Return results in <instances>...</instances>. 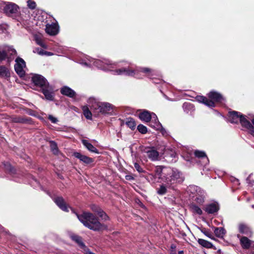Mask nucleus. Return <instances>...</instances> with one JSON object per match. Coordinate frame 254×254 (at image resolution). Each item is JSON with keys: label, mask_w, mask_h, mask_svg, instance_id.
Returning a JSON list of instances; mask_svg holds the SVG:
<instances>
[{"label": "nucleus", "mask_w": 254, "mask_h": 254, "mask_svg": "<svg viewBox=\"0 0 254 254\" xmlns=\"http://www.w3.org/2000/svg\"><path fill=\"white\" fill-rule=\"evenodd\" d=\"M144 153H146L148 158L152 161L159 159V152L153 148H146L144 150Z\"/></svg>", "instance_id": "nucleus-16"}, {"label": "nucleus", "mask_w": 254, "mask_h": 254, "mask_svg": "<svg viewBox=\"0 0 254 254\" xmlns=\"http://www.w3.org/2000/svg\"><path fill=\"white\" fill-rule=\"evenodd\" d=\"M126 179L128 181H131L133 180L134 179V178L131 175H126Z\"/></svg>", "instance_id": "nucleus-49"}, {"label": "nucleus", "mask_w": 254, "mask_h": 254, "mask_svg": "<svg viewBox=\"0 0 254 254\" xmlns=\"http://www.w3.org/2000/svg\"><path fill=\"white\" fill-rule=\"evenodd\" d=\"M197 242L199 244L206 248L210 249L212 248L213 247V245L211 243L202 239H199Z\"/></svg>", "instance_id": "nucleus-31"}, {"label": "nucleus", "mask_w": 254, "mask_h": 254, "mask_svg": "<svg viewBox=\"0 0 254 254\" xmlns=\"http://www.w3.org/2000/svg\"><path fill=\"white\" fill-rule=\"evenodd\" d=\"M91 208L92 210V211H94L95 212H97V211L100 209V207H99L98 206L96 205H92L91 206Z\"/></svg>", "instance_id": "nucleus-44"}, {"label": "nucleus", "mask_w": 254, "mask_h": 254, "mask_svg": "<svg viewBox=\"0 0 254 254\" xmlns=\"http://www.w3.org/2000/svg\"><path fill=\"white\" fill-rule=\"evenodd\" d=\"M26 67V64L24 61L21 58L18 57L15 60L14 69L16 72L20 76L25 75L24 68Z\"/></svg>", "instance_id": "nucleus-11"}, {"label": "nucleus", "mask_w": 254, "mask_h": 254, "mask_svg": "<svg viewBox=\"0 0 254 254\" xmlns=\"http://www.w3.org/2000/svg\"><path fill=\"white\" fill-rule=\"evenodd\" d=\"M45 52H46L45 51H44L43 49L39 48H36L34 50V53H36L38 54H39V55H41V56L45 55Z\"/></svg>", "instance_id": "nucleus-41"}, {"label": "nucleus", "mask_w": 254, "mask_h": 254, "mask_svg": "<svg viewBox=\"0 0 254 254\" xmlns=\"http://www.w3.org/2000/svg\"><path fill=\"white\" fill-rule=\"evenodd\" d=\"M183 109L188 114H191L195 110L193 105L189 102H185L183 105Z\"/></svg>", "instance_id": "nucleus-25"}, {"label": "nucleus", "mask_w": 254, "mask_h": 254, "mask_svg": "<svg viewBox=\"0 0 254 254\" xmlns=\"http://www.w3.org/2000/svg\"><path fill=\"white\" fill-rule=\"evenodd\" d=\"M159 130H160V131L163 135H164V136L168 135V134L167 131L162 126V127H161L160 128V129H159Z\"/></svg>", "instance_id": "nucleus-45"}, {"label": "nucleus", "mask_w": 254, "mask_h": 254, "mask_svg": "<svg viewBox=\"0 0 254 254\" xmlns=\"http://www.w3.org/2000/svg\"><path fill=\"white\" fill-rule=\"evenodd\" d=\"M83 113L84 117L88 120H92V114L91 111L89 109L87 106H84L82 107Z\"/></svg>", "instance_id": "nucleus-29"}, {"label": "nucleus", "mask_w": 254, "mask_h": 254, "mask_svg": "<svg viewBox=\"0 0 254 254\" xmlns=\"http://www.w3.org/2000/svg\"><path fill=\"white\" fill-rule=\"evenodd\" d=\"M166 98L168 100H169V98L167 97H166Z\"/></svg>", "instance_id": "nucleus-55"}, {"label": "nucleus", "mask_w": 254, "mask_h": 254, "mask_svg": "<svg viewBox=\"0 0 254 254\" xmlns=\"http://www.w3.org/2000/svg\"><path fill=\"white\" fill-rule=\"evenodd\" d=\"M61 93L64 95L70 98H73L76 94L73 90L67 86H64L61 89Z\"/></svg>", "instance_id": "nucleus-24"}, {"label": "nucleus", "mask_w": 254, "mask_h": 254, "mask_svg": "<svg viewBox=\"0 0 254 254\" xmlns=\"http://www.w3.org/2000/svg\"><path fill=\"white\" fill-rule=\"evenodd\" d=\"M3 165L5 170L9 172L11 174H14L15 170L9 163L4 162Z\"/></svg>", "instance_id": "nucleus-36"}, {"label": "nucleus", "mask_w": 254, "mask_h": 254, "mask_svg": "<svg viewBox=\"0 0 254 254\" xmlns=\"http://www.w3.org/2000/svg\"><path fill=\"white\" fill-rule=\"evenodd\" d=\"M82 143L89 151L97 154L99 153L98 149L87 140L83 139L82 140Z\"/></svg>", "instance_id": "nucleus-26"}, {"label": "nucleus", "mask_w": 254, "mask_h": 254, "mask_svg": "<svg viewBox=\"0 0 254 254\" xmlns=\"http://www.w3.org/2000/svg\"><path fill=\"white\" fill-rule=\"evenodd\" d=\"M137 129L142 134H145L147 132V128L142 124H139L137 126Z\"/></svg>", "instance_id": "nucleus-37"}, {"label": "nucleus", "mask_w": 254, "mask_h": 254, "mask_svg": "<svg viewBox=\"0 0 254 254\" xmlns=\"http://www.w3.org/2000/svg\"><path fill=\"white\" fill-rule=\"evenodd\" d=\"M35 41H36V43H37V44H38V42H42V41H41V39H40L38 38V36H37V35L35 36Z\"/></svg>", "instance_id": "nucleus-51"}, {"label": "nucleus", "mask_w": 254, "mask_h": 254, "mask_svg": "<svg viewBox=\"0 0 254 254\" xmlns=\"http://www.w3.org/2000/svg\"><path fill=\"white\" fill-rule=\"evenodd\" d=\"M238 229L240 234L245 235L247 237H251L253 235V231L251 228L248 224L245 223H239L238 225Z\"/></svg>", "instance_id": "nucleus-14"}, {"label": "nucleus", "mask_w": 254, "mask_h": 254, "mask_svg": "<svg viewBox=\"0 0 254 254\" xmlns=\"http://www.w3.org/2000/svg\"><path fill=\"white\" fill-rule=\"evenodd\" d=\"M214 233L216 237L222 238L226 234V230L223 227L215 228Z\"/></svg>", "instance_id": "nucleus-30"}, {"label": "nucleus", "mask_w": 254, "mask_h": 254, "mask_svg": "<svg viewBox=\"0 0 254 254\" xmlns=\"http://www.w3.org/2000/svg\"><path fill=\"white\" fill-rule=\"evenodd\" d=\"M50 148L52 152L55 155L58 154L59 153V150L57 143L55 141L51 140L50 141Z\"/></svg>", "instance_id": "nucleus-32"}, {"label": "nucleus", "mask_w": 254, "mask_h": 254, "mask_svg": "<svg viewBox=\"0 0 254 254\" xmlns=\"http://www.w3.org/2000/svg\"><path fill=\"white\" fill-rule=\"evenodd\" d=\"M80 64L86 67L95 66L105 71H111L114 75H125L137 79H142L144 77H147L152 79L155 84H160L162 82L160 79H156L154 77V76L158 74L157 70L147 67L135 66L134 67L130 63H126L125 67L112 70V68L116 65L117 63L113 62L107 59H95L89 56H86L84 59L81 60Z\"/></svg>", "instance_id": "nucleus-1"}, {"label": "nucleus", "mask_w": 254, "mask_h": 254, "mask_svg": "<svg viewBox=\"0 0 254 254\" xmlns=\"http://www.w3.org/2000/svg\"><path fill=\"white\" fill-rule=\"evenodd\" d=\"M70 238L73 241L75 242L77 244H78L81 248L83 249L84 250L86 249V247L82 242V238L81 237L73 234L70 236Z\"/></svg>", "instance_id": "nucleus-27"}, {"label": "nucleus", "mask_w": 254, "mask_h": 254, "mask_svg": "<svg viewBox=\"0 0 254 254\" xmlns=\"http://www.w3.org/2000/svg\"><path fill=\"white\" fill-rule=\"evenodd\" d=\"M247 182L249 185L253 186L254 182L253 180H251L250 176H249L247 179Z\"/></svg>", "instance_id": "nucleus-46"}, {"label": "nucleus", "mask_w": 254, "mask_h": 254, "mask_svg": "<svg viewBox=\"0 0 254 254\" xmlns=\"http://www.w3.org/2000/svg\"><path fill=\"white\" fill-rule=\"evenodd\" d=\"M252 207L254 208V204L252 205Z\"/></svg>", "instance_id": "nucleus-56"}, {"label": "nucleus", "mask_w": 254, "mask_h": 254, "mask_svg": "<svg viewBox=\"0 0 254 254\" xmlns=\"http://www.w3.org/2000/svg\"><path fill=\"white\" fill-rule=\"evenodd\" d=\"M154 113H151L147 110H143L139 114V119L143 122L148 123L150 121L153 117L152 114Z\"/></svg>", "instance_id": "nucleus-20"}, {"label": "nucleus", "mask_w": 254, "mask_h": 254, "mask_svg": "<svg viewBox=\"0 0 254 254\" xmlns=\"http://www.w3.org/2000/svg\"><path fill=\"white\" fill-rule=\"evenodd\" d=\"M171 254H173V253H171Z\"/></svg>", "instance_id": "nucleus-57"}, {"label": "nucleus", "mask_w": 254, "mask_h": 254, "mask_svg": "<svg viewBox=\"0 0 254 254\" xmlns=\"http://www.w3.org/2000/svg\"><path fill=\"white\" fill-rule=\"evenodd\" d=\"M155 175L160 182L164 183L157 189V192L159 195H164L167 192V187L170 188L176 183H182L185 180L183 173L176 168L157 166Z\"/></svg>", "instance_id": "nucleus-2"}, {"label": "nucleus", "mask_w": 254, "mask_h": 254, "mask_svg": "<svg viewBox=\"0 0 254 254\" xmlns=\"http://www.w3.org/2000/svg\"><path fill=\"white\" fill-rule=\"evenodd\" d=\"M53 55H54V54L53 53H51L50 52L46 51L45 53V55L47 56H53Z\"/></svg>", "instance_id": "nucleus-50"}, {"label": "nucleus", "mask_w": 254, "mask_h": 254, "mask_svg": "<svg viewBox=\"0 0 254 254\" xmlns=\"http://www.w3.org/2000/svg\"><path fill=\"white\" fill-rule=\"evenodd\" d=\"M194 156L193 155L191 150H184L182 154V156L187 162V164L189 166L193 165L197 162L196 158L201 159L203 161L202 165L205 166L209 163V159L206 156L205 152L203 151L196 150L194 152Z\"/></svg>", "instance_id": "nucleus-5"}, {"label": "nucleus", "mask_w": 254, "mask_h": 254, "mask_svg": "<svg viewBox=\"0 0 254 254\" xmlns=\"http://www.w3.org/2000/svg\"><path fill=\"white\" fill-rule=\"evenodd\" d=\"M48 119L53 123H56L58 122V119L53 117L52 115H49L48 117Z\"/></svg>", "instance_id": "nucleus-43"}, {"label": "nucleus", "mask_w": 254, "mask_h": 254, "mask_svg": "<svg viewBox=\"0 0 254 254\" xmlns=\"http://www.w3.org/2000/svg\"><path fill=\"white\" fill-rule=\"evenodd\" d=\"M10 75V73L8 69L4 66H0V76L8 77Z\"/></svg>", "instance_id": "nucleus-33"}, {"label": "nucleus", "mask_w": 254, "mask_h": 254, "mask_svg": "<svg viewBox=\"0 0 254 254\" xmlns=\"http://www.w3.org/2000/svg\"><path fill=\"white\" fill-rule=\"evenodd\" d=\"M28 177L31 178L33 181H35V182H37V180H36V179L34 177H33L32 176L29 175Z\"/></svg>", "instance_id": "nucleus-52"}, {"label": "nucleus", "mask_w": 254, "mask_h": 254, "mask_svg": "<svg viewBox=\"0 0 254 254\" xmlns=\"http://www.w3.org/2000/svg\"><path fill=\"white\" fill-rule=\"evenodd\" d=\"M219 209V205L216 203H211L206 205L205 211L209 214L217 212Z\"/></svg>", "instance_id": "nucleus-23"}, {"label": "nucleus", "mask_w": 254, "mask_h": 254, "mask_svg": "<svg viewBox=\"0 0 254 254\" xmlns=\"http://www.w3.org/2000/svg\"><path fill=\"white\" fill-rule=\"evenodd\" d=\"M178 254H184V252L183 251H180L179 252Z\"/></svg>", "instance_id": "nucleus-54"}, {"label": "nucleus", "mask_w": 254, "mask_h": 254, "mask_svg": "<svg viewBox=\"0 0 254 254\" xmlns=\"http://www.w3.org/2000/svg\"><path fill=\"white\" fill-rule=\"evenodd\" d=\"M30 19L31 18L27 8L23 9L22 12L20 13L19 15L18 14L15 18L22 26L26 29L31 26Z\"/></svg>", "instance_id": "nucleus-10"}, {"label": "nucleus", "mask_w": 254, "mask_h": 254, "mask_svg": "<svg viewBox=\"0 0 254 254\" xmlns=\"http://www.w3.org/2000/svg\"><path fill=\"white\" fill-rule=\"evenodd\" d=\"M134 167L136 170V171L139 173L144 172V171L143 169V168L139 165V164H138L136 162H135L134 163Z\"/></svg>", "instance_id": "nucleus-40"}, {"label": "nucleus", "mask_w": 254, "mask_h": 254, "mask_svg": "<svg viewBox=\"0 0 254 254\" xmlns=\"http://www.w3.org/2000/svg\"><path fill=\"white\" fill-rule=\"evenodd\" d=\"M54 201L62 210L65 212H68L69 211L68 208L70 207L66 205L63 197L61 196L56 197L54 199Z\"/></svg>", "instance_id": "nucleus-18"}, {"label": "nucleus", "mask_w": 254, "mask_h": 254, "mask_svg": "<svg viewBox=\"0 0 254 254\" xmlns=\"http://www.w3.org/2000/svg\"><path fill=\"white\" fill-rule=\"evenodd\" d=\"M38 45H40L43 48L46 49L47 48V45L43 42H38Z\"/></svg>", "instance_id": "nucleus-47"}, {"label": "nucleus", "mask_w": 254, "mask_h": 254, "mask_svg": "<svg viewBox=\"0 0 254 254\" xmlns=\"http://www.w3.org/2000/svg\"><path fill=\"white\" fill-rule=\"evenodd\" d=\"M11 121L15 123L19 124H28L29 123L30 121L22 116H15L11 118Z\"/></svg>", "instance_id": "nucleus-28"}, {"label": "nucleus", "mask_w": 254, "mask_h": 254, "mask_svg": "<svg viewBox=\"0 0 254 254\" xmlns=\"http://www.w3.org/2000/svg\"><path fill=\"white\" fill-rule=\"evenodd\" d=\"M42 93L45 95V98L49 100H53L54 99V94L52 92V88L49 84L43 87L42 89Z\"/></svg>", "instance_id": "nucleus-21"}, {"label": "nucleus", "mask_w": 254, "mask_h": 254, "mask_svg": "<svg viewBox=\"0 0 254 254\" xmlns=\"http://www.w3.org/2000/svg\"><path fill=\"white\" fill-rule=\"evenodd\" d=\"M3 32L2 26L0 25V33Z\"/></svg>", "instance_id": "nucleus-53"}, {"label": "nucleus", "mask_w": 254, "mask_h": 254, "mask_svg": "<svg viewBox=\"0 0 254 254\" xmlns=\"http://www.w3.org/2000/svg\"><path fill=\"white\" fill-rule=\"evenodd\" d=\"M202 232L207 237H208V238H211V239H212V234L209 232L207 230H203L202 231Z\"/></svg>", "instance_id": "nucleus-42"}, {"label": "nucleus", "mask_w": 254, "mask_h": 254, "mask_svg": "<svg viewBox=\"0 0 254 254\" xmlns=\"http://www.w3.org/2000/svg\"><path fill=\"white\" fill-rule=\"evenodd\" d=\"M10 52V55H14L16 54V51L12 47L6 45L0 46V62L5 59L7 53Z\"/></svg>", "instance_id": "nucleus-13"}, {"label": "nucleus", "mask_w": 254, "mask_h": 254, "mask_svg": "<svg viewBox=\"0 0 254 254\" xmlns=\"http://www.w3.org/2000/svg\"><path fill=\"white\" fill-rule=\"evenodd\" d=\"M27 6L31 9H34L36 7V2L33 0H28L27 1Z\"/></svg>", "instance_id": "nucleus-39"}, {"label": "nucleus", "mask_w": 254, "mask_h": 254, "mask_svg": "<svg viewBox=\"0 0 254 254\" xmlns=\"http://www.w3.org/2000/svg\"><path fill=\"white\" fill-rule=\"evenodd\" d=\"M171 249H172V251L171 252V254L173 253V254H175V250L176 249V246L175 245H174V244L171 245Z\"/></svg>", "instance_id": "nucleus-48"}, {"label": "nucleus", "mask_w": 254, "mask_h": 254, "mask_svg": "<svg viewBox=\"0 0 254 254\" xmlns=\"http://www.w3.org/2000/svg\"><path fill=\"white\" fill-rule=\"evenodd\" d=\"M46 32L51 36L56 35L59 33V26L57 24H47L45 28Z\"/></svg>", "instance_id": "nucleus-17"}, {"label": "nucleus", "mask_w": 254, "mask_h": 254, "mask_svg": "<svg viewBox=\"0 0 254 254\" xmlns=\"http://www.w3.org/2000/svg\"><path fill=\"white\" fill-rule=\"evenodd\" d=\"M71 210L73 213L75 214L78 220L83 225L89 229L99 231L107 229V227L101 224L98 221V218L92 213L83 212L81 214H78L75 213L73 209H71Z\"/></svg>", "instance_id": "nucleus-3"}, {"label": "nucleus", "mask_w": 254, "mask_h": 254, "mask_svg": "<svg viewBox=\"0 0 254 254\" xmlns=\"http://www.w3.org/2000/svg\"><path fill=\"white\" fill-rule=\"evenodd\" d=\"M126 125L128 127H129L131 130L134 129L135 127V122L134 120L132 118H127V121L126 122Z\"/></svg>", "instance_id": "nucleus-35"}, {"label": "nucleus", "mask_w": 254, "mask_h": 254, "mask_svg": "<svg viewBox=\"0 0 254 254\" xmlns=\"http://www.w3.org/2000/svg\"><path fill=\"white\" fill-rule=\"evenodd\" d=\"M153 117L150 121L149 126L156 130H159L162 127V125L159 122L158 118L155 114H152Z\"/></svg>", "instance_id": "nucleus-22"}, {"label": "nucleus", "mask_w": 254, "mask_h": 254, "mask_svg": "<svg viewBox=\"0 0 254 254\" xmlns=\"http://www.w3.org/2000/svg\"><path fill=\"white\" fill-rule=\"evenodd\" d=\"M207 95L210 99L203 96H197L195 99L197 102L202 103L209 108L214 107L215 106V102L223 104L225 101L222 95L215 91H211Z\"/></svg>", "instance_id": "nucleus-6"}, {"label": "nucleus", "mask_w": 254, "mask_h": 254, "mask_svg": "<svg viewBox=\"0 0 254 254\" xmlns=\"http://www.w3.org/2000/svg\"><path fill=\"white\" fill-rule=\"evenodd\" d=\"M87 103L95 116H98L99 113L105 115H109L113 111V105L108 102H99L93 97L89 98Z\"/></svg>", "instance_id": "nucleus-4"}, {"label": "nucleus", "mask_w": 254, "mask_h": 254, "mask_svg": "<svg viewBox=\"0 0 254 254\" xmlns=\"http://www.w3.org/2000/svg\"><path fill=\"white\" fill-rule=\"evenodd\" d=\"M243 117L247 118V115H243L241 113L236 111L229 112V120L231 123L237 124L240 122L242 125V119Z\"/></svg>", "instance_id": "nucleus-12"}, {"label": "nucleus", "mask_w": 254, "mask_h": 254, "mask_svg": "<svg viewBox=\"0 0 254 254\" xmlns=\"http://www.w3.org/2000/svg\"><path fill=\"white\" fill-rule=\"evenodd\" d=\"M242 127L254 136V114H248L247 118H242Z\"/></svg>", "instance_id": "nucleus-9"}, {"label": "nucleus", "mask_w": 254, "mask_h": 254, "mask_svg": "<svg viewBox=\"0 0 254 254\" xmlns=\"http://www.w3.org/2000/svg\"><path fill=\"white\" fill-rule=\"evenodd\" d=\"M73 155L74 157L78 159L80 161L86 164H89L93 162V159L92 158L83 155L79 152H75L73 153Z\"/></svg>", "instance_id": "nucleus-19"}, {"label": "nucleus", "mask_w": 254, "mask_h": 254, "mask_svg": "<svg viewBox=\"0 0 254 254\" xmlns=\"http://www.w3.org/2000/svg\"><path fill=\"white\" fill-rule=\"evenodd\" d=\"M97 213L100 217L105 220L109 218L107 215L101 208L97 211Z\"/></svg>", "instance_id": "nucleus-38"}, {"label": "nucleus", "mask_w": 254, "mask_h": 254, "mask_svg": "<svg viewBox=\"0 0 254 254\" xmlns=\"http://www.w3.org/2000/svg\"><path fill=\"white\" fill-rule=\"evenodd\" d=\"M187 192L192 199L198 204L204 202L205 191L198 186L191 185L188 187Z\"/></svg>", "instance_id": "nucleus-7"}, {"label": "nucleus", "mask_w": 254, "mask_h": 254, "mask_svg": "<svg viewBox=\"0 0 254 254\" xmlns=\"http://www.w3.org/2000/svg\"><path fill=\"white\" fill-rule=\"evenodd\" d=\"M19 7L15 3L9 1L4 2L3 10L4 13L8 17L15 19L19 14Z\"/></svg>", "instance_id": "nucleus-8"}, {"label": "nucleus", "mask_w": 254, "mask_h": 254, "mask_svg": "<svg viewBox=\"0 0 254 254\" xmlns=\"http://www.w3.org/2000/svg\"><path fill=\"white\" fill-rule=\"evenodd\" d=\"M32 80L35 85L40 87L41 89L49 84L46 79L39 74L34 75L32 78Z\"/></svg>", "instance_id": "nucleus-15"}, {"label": "nucleus", "mask_w": 254, "mask_h": 254, "mask_svg": "<svg viewBox=\"0 0 254 254\" xmlns=\"http://www.w3.org/2000/svg\"><path fill=\"white\" fill-rule=\"evenodd\" d=\"M190 208L193 213L198 215H201L202 213L201 208L195 204H191L190 206Z\"/></svg>", "instance_id": "nucleus-34"}]
</instances>
